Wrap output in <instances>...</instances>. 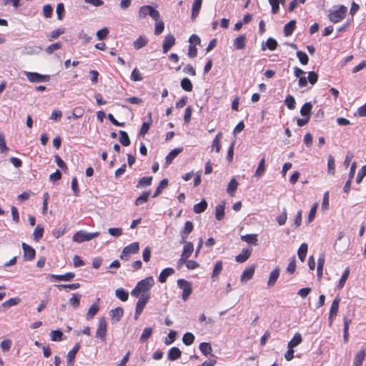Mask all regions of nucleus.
<instances>
[{"label": "nucleus", "mask_w": 366, "mask_h": 366, "mask_svg": "<svg viewBox=\"0 0 366 366\" xmlns=\"http://www.w3.org/2000/svg\"><path fill=\"white\" fill-rule=\"evenodd\" d=\"M154 285V280L152 277H146L139 281L137 286L131 292L133 297H138L142 294H149V290Z\"/></svg>", "instance_id": "nucleus-1"}, {"label": "nucleus", "mask_w": 366, "mask_h": 366, "mask_svg": "<svg viewBox=\"0 0 366 366\" xmlns=\"http://www.w3.org/2000/svg\"><path fill=\"white\" fill-rule=\"evenodd\" d=\"M99 234L100 232H99L88 233L85 231L79 230L74 234L72 240L76 242H83L97 237Z\"/></svg>", "instance_id": "nucleus-2"}, {"label": "nucleus", "mask_w": 366, "mask_h": 366, "mask_svg": "<svg viewBox=\"0 0 366 366\" xmlns=\"http://www.w3.org/2000/svg\"><path fill=\"white\" fill-rule=\"evenodd\" d=\"M177 286L182 290V298L186 301L192 292V283L184 279L177 280Z\"/></svg>", "instance_id": "nucleus-3"}, {"label": "nucleus", "mask_w": 366, "mask_h": 366, "mask_svg": "<svg viewBox=\"0 0 366 366\" xmlns=\"http://www.w3.org/2000/svg\"><path fill=\"white\" fill-rule=\"evenodd\" d=\"M347 9L346 6L341 5L339 9L330 12L328 17L330 21L333 23H337L342 20L347 13Z\"/></svg>", "instance_id": "nucleus-4"}, {"label": "nucleus", "mask_w": 366, "mask_h": 366, "mask_svg": "<svg viewBox=\"0 0 366 366\" xmlns=\"http://www.w3.org/2000/svg\"><path fill=\"white\" fill-rule=\"evenodd\" d=\"M139 250V244L138 242H133L123 249L120 258L128 260L131 254L138 253Z\"/></svg>", "instance_id": "nucleus-5"}, {"label": "nucleus", "mask_w": 366, "mask_h": 366, "mask_svg": "<svg viewBox=\"0 0 366 366\" xmlns=\"http://www.w3.org/2000/svg\"><path fill=\"white\" fill-rule=\"evenodd\" d=\"M107 323L104 317L99 319L98 327L96 332V337L99 338L102 342L106 340Z\"/></svg>", "instance_id": "nucleus-6"}, {"label": "nucleus", "mask_w": 366, "mask_h": 366, "mask_svg": "<svg viewBox=\"0 0 366 366\" xmlns=\"http://www.w3.org/2000/svg\"><path fill=\"white\" fill-rule=\"evenodd\" d=\"M25 75L31 82H46L50 79V76L49 75H43L36 72L25 71Z\"/></svg>", "instance_id": "nucleus-7"}, {"label": "nucleus", "mask_w": 366, "mask_h": 366, "mask_svg": "<svg viewBox=\"0 0 366 366\" xmlns=\"http://www.w3.org/2000/svg\"><path fill=\"white\" fill-rule=\"evenodd\" d=\"M340 302V299L337 297L335 298V300L332 301L330 310V315H329V325L331 326L333 323V319L337 315L338 309H339V304Z\"/></svg>", "instance_id": "nucleus-8"}, {"label": "nucleus", "mask_w": 366, "mask_h": 366, "mask_svg": "<svg viewBox=\"0 0 366 366\" xmlns=\"http://www.w3.org/2000/svg\"><path fill=\"white\" fill-rule=\"evenodd\" d=\"M176 39L172 34H168L165 36L162 44L163 52L167 53L169 49L175 44Z\"/></svg>", "instance_id": "nucleus-9"}, {"label": "nucleus", "mask_w": 366, "mask_h": 366, "mask_svg": "<svg viewBox=\"0 0 366 366\" xmlns=\"http://www.w3.org/2000/svg\"><path fill=\"white\" fill-rule=\"evenodd\" d=\"M256 269V264H252L251 266L247 267L242 272L240 280L242 282H247L250 280L254 274Z\"/></svg>", "instance_id": "nucleus-10"}, {"label": "nucleus", "mask_w": 366, "mask_h": 366, "mask_svg": "<svg viewBox=\"0 0 366 366\" xmlns=\"http://www.w3.org/2000/svg\"><path fill=\"white\" fill-rule=\"evenodd\" d=\"M22 249L24 250V258L26 260H32L34 259L36 255V251L29 244L23 242Z\"/></svg>", "instance_id": "nucleus-11"}, {"label": "nucleus", "mask_w": 366, "mask_h": 366, "mask_svg": "<svg viewBox=\"0 0 366 366\" xmlns=\"http://www.w3.org/2000/svg\"><path fill=\"white\" fill-rule=\"evenodd\" d=\"M138 297L139 300L137 302L136 305V310H138V311H143L145 305L149 302L150 298V294H142Z\"/></svg>", "instance_id": "nucleus-12"}, {"label": "nucleus", "mask_w": 366, "mask_h": 366, "mask_svg": "<svg viewBox=\"0 0 366 366\" xmlns=\"http://www.w3.org/2000/svg\"><path fill=\"white\" fill-rule=\"evenodd\" d=\"M252 252V249L250 248L243 249L241 253L235 257V260L239 263L244 262L249 258Z\"/></svg>", "instance_id": "nucleus-13"}, {"label": "nucleus", "mask_w": 366, "mask_h": 366, "mask_svg": "<svg viewBox=\"0 0 366 366\" xmlns=\"http://www.w3.org/2000/svg\"><path fill=\"white\" fill-rule=\"evenodd\" d=\"M366 357V346L362 347L360 352H358L354 358L353 366H362V362Z\"/></svg>", "instance_id": "nucleus-14"}, {"label": "nucleus", "mask_w": 366, "mask_h": 366, "mask_svg": "<svg viewBox=\"0 0 366 366\" xmlns=\"http://www.w3.org/2000/svg\"><path fill=\"white\" fill-rule=\"evenodd\" d=\"M80 345L79 343L76 344L74 347L70 350L66 355L67 366H73V362L76 353L79 350Z\"/></svg>", "instance_id": "nucleus-15"}, {"label": "nucleus", "mask_w": 366, "mask_h": 366, "mask_svg": "<svg viewBox=\"0 0 366 366\" xmlns=\"http://www.w3.org/2000/svg\"><path fill=\"white\" fill-rule=\"evenodd\" d=\"M233 46L237 50L244 49L246 46V36L242 34L234 39Z\"/></svg>", "instance_id": "nucleus-16"}, {"label": "nucleus", "mask_w": 366, "mask_h": 366, "mask_svg": "<svg viewBox=\"0 0 366 366\" xmlns=\"http://www.w3.org/2000/svg\"><path fill=\"white\" fill-rule=\"evenodd\" d=\"M280 269L279 267H276L271 272L269 277L268 282H267L268 287H272L275 285V283L280 276Z\"/></svg>", "instance_id": "nucleus-17"}, {"label": "nucleus", "mask_w": 366, "mask_h": 366, "mask_svg": "<svg viewBox=\"0 0 366 366\" xmlns=\"http://www.w3.org/2000/svg\"><path fill=\"white\" fill-rule=\"evenodd\" d=\"M174 272V269L172 267L164 269L159 274V281L161 283H164L167 281L168 277L172 275Z\"/></svg>", "instance_id": "nucleus-18"}, {"label": "nucleus", "mask_w": 366, "mask_h": 366, "mask_svg": "<svg viewBox=\"0 0 366 366\" xmlns=\"http://www.w3.org/2000/svg\"><path fill=\"white\" fill-rule=\"evenodd\" d=\"M183 151V148L181 147V148H176V149H174L173 150H172L168 154L167 156L166 157V159H165V163L168 166L169 165L173 159L179 154H180Z\"/></svg>", "instance_id": "nucleus-19"}, {"label": "nucleus", "mask_w": 366, "mask_h": 366, "mask_svg": "<svg viewBox=\"0 0 366 366\" xmlns=\"http://www.w3.org/2000/svg\"><path fill=\"white\" fill-rule=\"evenodd\" d=\"M181 355V350L177 347H173L169 350L167 357L169 360L174 361L179 359Z\"/></svg>", "instance_id": "nucleus-20"}, {"label": "nucleus", "mask_w": 366, "mask_h": 366, "mask_svg": "<svg viewBox=\"0 0 366 366\" xmlns=\"http://www.w3.org/2000/svg\"><path fill=\"white\" fill-rule=\"evenodd\" d=\"M224 208H225V202L223 201L221 204L217 205L215 208V217L216 219L219 221L223 219L224 217Z\"/></svg>", "instance_id": "nucleus-21"}, {"label": "nucleus", "mask_w": 366, "mask_h": 366, "mask_svg": "<svg viewBox=\"0 0 366 366\" xmlns=\"http://www.w3.org/2000/svg\"><path fill=\"white\" fill-rule=\"evenodd\" d=\"M241 239L244 242H246L248 244L252 245L258 244L257 234H245L241 237Z\"/></svg>", "instance_id": "nucleus-22"}, {"label": "nucleus", "mask_w": 366, "mask_h": 366, "mask_svg": "<svg viewBox=\"0 0 366 366\" xmlns=\"http://www.w3.org/2000/svg\"><path fill=\"white\" fill-rule=\"evenodd\" d=\"M277 41L274 39L269 37L266 41L265 44H262V49L265 50V49L267 48L269 50L273 51L277 49Z\"/></svg>", "instance_id": "nucleus-23"}, {"label": "nucleus", "mask_w": 366, "mask_h": 366, "mask_svg": "<svg viewBox=\"0 0 366 366\" xmlns=\"http://www.w3.org/2000/svg\"><path fill=\"white\" fill-rule=\"evenodd\" d=\"M124 310L121 307H118L115 309L112 310L109 312V315L116 320V322H119L121 317L123 316Z\"/></svg>", "instance_id": "nucleus-24"}, {"label": "nucleus", "mask_w": 366, "mask_h": 366, "mask_svg": "<svg viewBox=\"0 0 366 366\" xmlns=\"http://www.w3.org/2000/svg\"><path fill=\"white\" fill-rule=\"evenodd\" d=\"M296 26L295 20H291L284 27V34L286 36L292 35Z\"/></svg>", "instance_id": "nucleus-25"}, {"label": "nucleus", "mask_w": 366, "mask_h": 366, "mask_svg": "<svg viewBox=\"0 0 366 366\" xmlns=\"http://www.w3.org/2000/svg\"><path fill=\"white\" fill-rule=\"evenodd\" d=\"M312 105L310 102H306L300 109V114L303 117L310 118Z\"/></svg>", "instance_id": "nucleus-26"}, {"label": "nucleus", "mask_w": 366, "mask_h": 366, "mask_svg": "<svg viewBox=\"0 0 366 366\" xmlns=\"http://www.w3.org/2000/svg\"><path fill=\"white\" fill-rule=\"evenodd\" d=\"M207 207V202L205 199H202L200 202L194 205V212L200 214L206 210Z\"/></svg>", "instance_id": "nucleus-27"}, {"label": "nucleus", "mask_w": 366, "mask_h": 366, "mask_svg": "<svg viewBox=\"0 0 366 366\" xmlns=\"http://www.w3.org/2000/svg\"><path fill=\"white\" fill-rule=\"evenodd\" d=\"M302 341V335L300 333H296L293 338L288 342L287 347L294 348L299 345Z\"/></svg>", "instance_id": "nucleus-28"}, {"label": "nucleus", "mask_w": 366, "mask_h": 366, "mask_svg": "<svg viewBox=\"0 0 366 366\" xmlns=\"http://www.w3.org/2000/svg\"><path fill=\"white\" fill-rule=\"evenodd\" d=\"M344 329H343V340L345 342H347L349 340V325L351 322V320L347 317H344Z\"/></svg>", "instance_id": "nucleus-29"}, {"label": "nucleus", "mask_w": 366, "mask_h": 366, "mask_svg": "<svg viewBox=\"0 0 366 366\" xmlns=\"http://www.w3.org/2000/svg\"><path fill=\"white\" fill-rule=\"evenodd\" d=\"M199 348V350L201 351V352L205 356H207L208 355L211 354L212 352V347L211 346V344L209 342L200 343Z\"/></svg>", "instance_id": "nucleus-30"}, {"label": "nucleus", "mask_w": 366, "mask_h": 366, "mask_svg": "<svg viewBox=\"0 0 366 366\" xmlns=\"http://www.w3.org/2000/svg\"><path fill=\"white\" fill-rule=\"evenodd\" d=\"M307 248V244L306 243H302L297 250V254L301 262H304L305 260Z\"/></svg>", "instance_id": "nucleus-31"}, {"label": "nucleus", "mask_w": 366, "mask_h": 366, "mask_svg": "<svg viewBox=\"0 0 366 366\" xmlns=\"http://www.w3.org/2000/svg\"><path fill=\"white\" fill-rule=\"evenodd\" d=\"M148 43V39L145 36H140L137 40L134 41V47L136 49H140L145 46Z\"/></svg>", "instance_id": "nucleus-32"}, {"label": "nucleus", "mask_w": 366, "mask_h": 366, "mask_svg": "<svg viewBox=\"0 0 366 366\" xmlns=\"http://www.w3.org/2000/svg\"><path fill=\"white\" fill-rule=\"evenodd\" d=\"M44 234V227L41 224H38L34 229L33 235L34 239L36 242H39L43 237Z\"/></svg>", "instance_id": "nucleus-33"}, {"label": "nucleus", "mask_w": 366, "mask_h": 366, "mask_svg": "<svg viewBox=\"0 0 366 366\" xmlns=\"http://www.w3.org/2000/svg\"><path fill=\"white\" fill-rule=\"evenodd\" d=\"M119 142L124 147H127L130 144V139L127 133L123 130L119 131Z\"/></svg>", "instance_id": "nucleus-34"}, {"label": "nucleus", "mask_w": 366, "mask_h": 366, "mask_svg": "<svg viewBox=\"0 0 366 366\" xmlns=\"http://www.w3.org/2000/svg\"><path fill=\"white\" fill-rule=\"evenodd\" d=\"M169 184V181L167 179H163L159 184L158 187H157L154 194L153 197H157L159 196L162 192V189H164Z\"/></svg>", "instance_id": "nucleus-35"}, {"label": "nucleus", "mask_w": 366, "mask_h": 366, "mask_svg": "<svg viewBox=\"0 0 366 366\" xmlns=\"http://www.w3.org/2000/svg\"><path fill=\"white\" fill-rule=\"evenodd\" d=\"M180 86L186 92H192L193 89L192 81L187 77L181 80Z\"/></svg>", "instance_id": "nucleus-36"}, {"label": "nucleus", "mask_w": 366, "mask_h": 366, "mask_svg": "<svg viewBox=\"0 0 366 366\" xmlns=\"http://www.w3.org/2000/svg\"><path fill=\"white\" fill-rule=\"evenodd\" d=\"M81 295L77 293H74L72 297L69 299V304L74 308L76 309L80 305Z\"/></svg>", "instance_id": "nucleus-37"}, {"label": "nucleus", "mask_w": 366, "mask_h": 366, "mask_svg": "<svg viewBox=\"0 0 366 366\" xmlns=\"http://www.w3.org/2000/svg\"><path fill=\"white\" fill-rule=\"evenodd\" d=\"M238 186L237 181L232 178L228 184L227 192L231 195L233 196L234 192L237 190Z\"/></svg>", "instance_id": "nucleus-38"}, {"label": "nucleus", "mask_w": 366, "mask_h": 366, "mask_svg": "<svg viewBox=\"0 0 366 366\" xmlns=\"http://www.w3.org/2000/svg\"><path fill=\"white\" fill-rule=\"evenodd\" d=\"M150 195V191L144 192L142 195H140L135 201V205L139 206L148 201L149 197Z\"/></svg>", "instance_id": "nucleus-39"}, {"label": "nucleus", "mask_w": 366, "mask_h": 366, "mask_svg": "<svg viewBox=\"0 0 366 366\" xmlns=\"http://www.w3.org/2000/svg\"><path fill=\"white\" fill-rule=\"evenodd\" d=\"M222 137V132H219L212 142V149H214L217 152H219L221 149L220 140Z\"/></svg>", "instance_id": "nucleus-40"}, {"label": "nucleus", "mask_w": 366, "mask_h": 366, "mask_svg": "<svg viewBox=\"0 0 366 366\" xmlns=\"http://www.w3.org/2000/svg\"><path fill=\"white\" fill-rule=\"evenodd\" d=\"M99 310V307L97 303H94L89 307L87 313H86V319H92Z\"/></svg>", "instance_id": "nucleus-41"}, {"label": "nucleus", "mask_w": 366, "mask_h": 366, "mask_svg": "<svg viewBox=\"0 0 366 366\" xmlns=\"http://www.w3.org/2000/svg\"><path fill=\"white\" fill-rule=\"evenodd\" d=\"M194 251V245L192 242L186 243V244L184 245L183 251L182 254L184 256H186L187 257H189L191 254H192Z\"/></svg>", "instance_id": "nucleus-42"}, {"label": "nucleus", "mask_w": 366, "mask_h": 366, "mask_svg": "<svg viewBox=\"0 0 366 366\" xmlns=\"http://www.w3.org/2000/svg\"><path fill=\"white\" fill-rule=\"evenodd\" d=\"M222 270V262L221 260L217 261L212 272V278L214 279L217 277Z\"/></svg>", "instance_id": "nucleus-43"}, {"label": "nucleus", "mask_w": 366, "mask_h": 366, "mask_svg": "<svg viewBox=\"0 0 366 366\" xmlns=\"http://www.w3.org/2000/svg\"><path fill=\"white\" fill-rule=\"evenodd\" d=\"M324 264H325V257L322 254L319 257V259L317 260V272L318 278H321L322 276Z\"/></svg>", "instance_id": "nucleus-44"}, {"label": "nucleus", "mask_w": 366, "mask_h": 366, "mask_svg": "<svg viewBox=\"0 0 366 366\" xmlns=\"http://www.w3.org/2000/svg\"><path fill=\"white\" fill-rule=\"evenodd\" d=\"M116 296L122 301L127 300L129 297V293L126 292L123 288H118L115 291Z\"/></svg>", "instance_id": "nucleus-45"}, {"label": "nucleus", "mask_w": 366, "mask_h": 366, "mask_svg": "<svg viewBox=\"0 0 366 366\" xmlns=\"http://www.w3.org/2000/svg\"><path fill=\"white\" fill-rule=\"evenodd\" d=\"M335 159L332 155H329L327 160V172L329 174H335Z\"/></svg>", "instance_id": "nucleus-46"}, {"label": "nucleus", "mask_w": 366, "mask_h": 366, "mask_svg": "<svg viewBox=\"0 0 366 366\" xmlns=\"http://www.w3.org/2000/svg\"><path fill=\"white\" fill-rule=\"evenodd\" d=\"M264 162H265L264 158H262L259 161L257 169H256V172H255V177H260L263 175L264 170H265Z\"/></svg>", "instance_id": "nucleus-47"}, {"label": "nucleus", "mask_w": 366, "mask_h": 366, "mask_svg": "<svg viewBox=\"0 0 366 366\" xmlns=\"http://www.w3.org/2000/svg\"><path fill=\"white\" fill-rule=\"evenodd\" d=\"M63 335V332L59 330H52L50 333L51 340L55 342L61 341Z\"/></svg>", "instance_id": "nucleus-48"}, {"label": "nucleus", "mask_w": 366, "mask_h": 366, "mask_svg": "<svg viewBox=\"0 0 366 366\" xmlns=\"http://www.w3.org/2000/svg\"><path fill=\"white\" fill-rule=\"evenodd\" d=\"M194 341V336L191 332H186L182 337V342L186 345H191Z\"/></svg>", "instance_id": "nucleus-49"}, {"label": "nucleus", "mask_w": 366, "mask_h": 366, "mask_svg": "<svg viewBox=\"0 0 366 366\" xmlns=\"http://www.w3.org/2000/svg\"><path fill=\"white\" fill-rule=\"evenodd\" d=\"M152 327H146L144 329L143 332L140 337V342H146L152 334Z\"/></svg>", "instance_id": "nucleus-50"}, {"label": "nucleus", "mask_w": 366, "mask_h": 366, "mask_svg": "<svg viewBox=\"0 0 366 366\" xmlns=\"http://www.w3.org/2000/svg\"><path fill=\"white\" fill-rule=\"evenodd\" d=\"M202 5L197 2H194L192 4V16L191 19L192 20H194L196 17L199 15V13L200 11Z\"/></svg>", "instance_id": "nucleus-51"}, {"label": "nucleus", "mask_w": 366, "mask_h": 366, "mask_svg": "<svg viewBox=\"0 0 366 366\" xmlns=\"http://www.w3.org/2000/svg\"><path fill=\"white\" fill-rule=\"evenodd\" d=\"M287 219V212L286 208H283L282 214L277 217V222L280 226H282L286 223Z\"/></svg>", "instance_id": "nucleus-52"}, {"label": "nucleus", "mask_w": 366, "mask_h": 366, "mask_svg": "<svg viewBox=\"0 0 366 366\" xmlns=\"http://www.w3.org/2000/svg\"><path fill=\"white\" fill-rule=\"evenodd\" d=\"M350 274V269L349 268H347L345 272H343L340 281H339V283L337 285V288L338 289H342L345 284V282L346 280H347L348 278V276Z\"/></svg>", "instance_id": "nucleus-53"}, {"label": "nucleus", "mask_w": 366, "mask_h": 366, "mask_svg": "<svg viewBox=\"0 0 366 366\" xmlns=\"http://www.w3.org/2000/svg\"><path fill=\"white\" fill-rule=\"evenodd\" d=\"M149 115V121L144 122L142 125V127L140 129V135H142V136H144L148 132L150 125L152 124V119H151L152 114L150 113Z\"/></svg>", "instance_id": "nucleus-54"}, {"label": "nucleus", "mask_w": 366, "mask_h": 366, "mask_svg": "<svg viewBox=\"0 0 366 366\" xmlns=\"http://www.w3.org/2000/svg\"><path fill=\"white\" fill-rule=\"evenodd\" d=\"M194 229L193 223L191 221H187L184 223V227L182 229L180 233H184V234H189Z\"/></svg>", "instance_id": "nucleus-55"}, {"label": "nucleus", "mask_w": 366, "mask_h": 366, "mask_svg": "<svg viewBox=\"0 0 366 366\" xmlns=\"http://www.w3.org/2000/svg\"><path fill=\"white\" fill-rule=\"evenodd\" d=\"M297 56L299 59L300 62L302 65H306L308 64L309 58H308V56L306 54V53H305L302 51H297Z\"/></svg>", "instance_id": "nucleus-56"}, {"label": "nucleus", "mask_w": 366, "mask_h": 366, "mask_svg": "<svg viewBox=\"0 0 366 366\" xmlns=\"http://www.w3.org/2000/svg\"><path fill=\"white\" fill-rule=\"evenodd\" d=\"M56 12L57 19L59 20H62L65 14L64 5L63 3H59L57 4Z\"/></svg>", "instance_id": "nucleus-57"}, {"label": "nucleus", "mask_w": 366, "mask_h": 366, "mask_svg": "<svg viewBox=\"0 0 366 366\" xmlns=\"http://www.w3.org/2000/svg\"><path fill=\"white\" fill-rule=\"evenodd\" d=\"M285 103L289 109L292 110L295 108V104H296L295 99L292 95H288L286 97V99L285 100Z\"/></svg>", "instance_id": "nucleus-58"}, {"label": "nucleus", "mask_w": 366, "mask_h": 366, "mask_svg": "<svg viewBox=\"0 0 366 366\" xmlns=\"http://www.w3.org/2000/svg\"><path fill=\"white\" fill-rule=\"evenodd\" d=\"M152 177H144L141 178L139 180L137 187L142 186V187H147L150 186L152 184Z\"/></svg>", "instance_id": "nucleus-59"}, {"label": "nucleus", "mask_w": 366, "mask_h": 366, "mask_svg": "<svg viewBox=\"0 0 366 366\" xmlns=\"http://www.w3.org/2000/svg\"><path fill=\"white\" fill-rule=\"evenodd\" d=\"M317 207H318V202H315L311 207L309 215H308V219H307L308 222H312L314 220V219L315 217L316 212H317Z\"/></svg>", "instance_id": "nucleus-60"}, {"label": "nucleus", "mask_w": 366, "mask_h": 366, "mask_svg": "<svg viewBox=\"0 0 366 366\" xmlns=\"http://www.w3.org/2000/svg\"><path fill=\"white\" fill-rule=\"evenodd\" d=\"M177 335L176 331L171 330L168 334V337L165 339L164 344L169 345L173 343L176 340Z\"/></svg>", "instance_id": "nucleus-61"}, {"label": "nucleus", "mask_w": 366, "mask_h": 366, "mask_svg": "<svg viewBox=\"0 0 366 366\" xmlns=\"http://www.w3.org/2000/svg\"><path fill=\"white\" fill-rule=\"evenodd\" d=\"M20 302V299L19 298H11L6 301H5L2 306L4 307H6V308H9V307H11L12 306H15L16 305H18Z\"/></svg>", "instance_id": "nucleus-62"}, {"label": "nucleus", "mask_w": 366, "mask_h": 366, "mask_svg": "<svg viewBox=\"0 0 366 366\" xmlns=\"http://www.w3.org/2000/svg\"><path fill=\"white\" fill-rule=\"evenodd\" d=\"M61 47V44L60 42H56V43H54V44H52L51 45H49L46 49V52L49 54H52L54 51L56 50H58V49H60Z\"/></svg>", "instance_id": "nucleus-63"}, {"label": "nucleus", "mask_w": 366, "mask_h": 366, "mask_svg": "<svg viewBox=\"0 0 366 366\" xmlns=\"http://www.w3.org/2000/svg\"><path fill=\"white\" fill-rule=\"evenodd\" d=\"M366 176V165H364L362 167L360 170L358 172L357 178H356V182L357 184H360L363 178Z\"/></svg>", "instance_id": "nucleus-64"}]
</instances>
